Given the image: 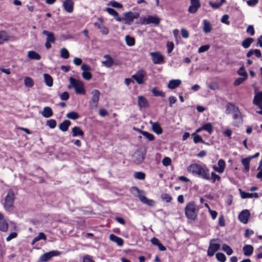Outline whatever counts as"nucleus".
<instances>
[{"label": "nucleus", "instance_id": "f257e3e1", "mask_svg": "<svg viewBox=\"0 0 262 262\" xmlns=\"http://www.w3.org/2000/svg\"><path fill=\"white\" fill-rule=\"evenodd\" d=\"M187 170L193 175L207 180H210L209 170L205 165L192 164L187 167Z\"/></svg>", "mask_w": 262, "mask_h": 262}, {"label": "nucleus", "instance_id": "f03ea898", "mask_svg": "<svg viewBox=\"0 0 262 262\" xmlns=\"http://www.w3.org/2000/svg\"><path fill=\"white\" fill-rule=\"evenodd\" d=\"M199 208L193 202L189 203L185 207V213L188 219L194 220L198 215Z\"/></svg>", "mask_w": 262, "mask_h": 262}, {"label": "nucleus", "instance_id": "7ed1b4c3", "mask_svg": "<svg viewBox=\"0 0 262 262\" xmlns=\"http://www.w3.org/2000/svg\"><path fill=\"white\" fill-rule=\"evenodd\" d=\"M14 199V192L11 190H9L5 198L4 204V207L6 210L10 211L13 210Z\"/></svg>", "mask_w": 262, "mask_h": 262}, {"label": "nucleus", "instance_id": "20e7f679", "mask_svg": "<svg viewBox=\"0 0 262 262\" xmlns=\"http://www.w3.org/2000/svg\"><path fill=\"white\" fill-rule=\"evenodd\" d=\"M69 80L72 86L74 88L76 94L83 95L85 94L83 84L82 82L72 77H70Z\"/></svg>", "mask_w": 262, "mask_h": 262}, {"label": "nucleus", "instance_id": "39448f33", "mask_svg": "<svg viewBox=\"0 0 262 262\" xmlns=\"http://www.w3.org/2000/svg\"><path fill=\"white\" fill-rule=\"evenodd\" d=\"M217 239H212L210 241L209 246L207 250V255L212 256L215 253L220 249L221 245L219 243H216Z\"/></svg>", "mask_w": 262, "mask_h": 262}, {"label": "nucleus", "instance_id": "423d86ee", "mask_svg": "<svg viewBox=\"0 0 262 262\" xmlns=\"http://www.w3.org/2000/svg\"><path fill=\"white\" fill-rule=\"evenodd\" d=\"M146 72L144 70H140L138 71L136 74L132 75V78L136 80L139 84H142L144 83L146 80Z\"/></svg>", "mask_w": 262, "mask_h": 262}, {"label": "nucleus", "instance_id": "0eeeda50", "mask_svg": "<svg viewBox=\"0 0 262 262\" xmlns=\"http://www.w3.org/2000/svg\"><path fill=\"white\" fill-rule=\"evenodd\" d=\"M91 94L92 96L89 102L90 107L92 108H96L98 105L100 93L98 90H94L92 91Z\"/></svg>", "mask_w": 262, "mask_h": 262}, {"label": "nucleus", "instance_id": "6e6552de", "mask_svg": "<svg viewBox=\"0 0 262 262\" xmlns=\"http://www.w3.org/2000/svg\"><path fill=\"white\" fill-rule=\"evenodd\" d=\"M141 24H153L158 25L160 22V19L156 16L148 15L140 19Z\"/></svg>", "mask_w": 262, "mask_h": 262}, {"label": "nucleus", "instance_id": "1a4fd4ad", "mask_svg": "<svg viewBox=\"0 0 262 262\" xmlns=\"http://www.w3.org/2000/svg\"><path fill=\"white\" fill-rule=\"evenodd\" d=\"M123 20L125 23L127 25H130L135 19H137L140 16V14L138 12L133 13L131 11L125 13L124 14Z\"/></svg>", "mask_w": 262, "mask_h": 262}, {"label": "nucleus", "instance_id": "9d476101", "mask_svg": "<svg viewBox=\"0 0 262 262\" xmlns=\"http://www.w3.org/2000/svg\"><path fill=\"white\" fill-rule=\"evenodd\" d=\"M152 57V61L155 64H160L164 62V58L160 52H152L149 53Z\"/></svg>", "mask_w": 262, "mask_h": 262}, {"label": "nucleus", "instance_id": "9b49d317", "mask_svg": "<svg viewBox=\"0 0 262 262\" xmlns=\"http://www.w3.org/2000/svg\"><path fill=\"white\" fill-rule=\"evenodd\" d=\"M60 254L61 252L60 251L57 250L51 251L41 255L39 260L41 262H46L52 257L58 256Z\"/></svg>", "mask_w": 262, "mask_h": 262}, {"label": "nucleus", "instance_id": "f8f14e48", "mask_svg": "<svg viewBox=\"0 0 262 262\" xmlns=\"http://www.w3.org/2000/svg\"><path fill=\"white\" fill-rule=\"evenodd\" d=\"M226 167V163L223 159H220L217 161V166L213 165L212 168L214 171L219 173H222L224 172Z\"/></svg>", "mask_w": 262, "mask_h": 262}, {"label": "nucleus", "instance_id": "ddd939ff", "mask_svg": "<svg viewBox=\"0 0 262 262\" xmlns=\"http://www.w3.org/2000/svg\"><path fill=\"white\" fill-rule=\"evenodd\" d=\"M105 60L101 61V64L107 68H111L114 64V60L109 54L103 55Z\"/></svg>", "mask_w": 262, "mask_h": 262}, {"label": "nucleus", "instance_id": "4468645a", "mask_svg": "<svg viewBox=\"0 0 262 262\" xmlns=\"http://www.w3.org/2000/svg\"><path fill=\"white\" fill-rule=\"evenodd\" d=\"M190 3L191 5L188 8V11L193 14L197 11L201 5L199 0H190Z\"/></svg>", "mask_w": 262, "mask_h": 262}, {"label": "nucleus", "instance_id": "2eb2a0df", "mask_svg": "<svg viewBox=\"0 0 262 262\" xmlns=\"http://www.w3.org/2000/svg\"><path fill=\"white\" fill-rule=\"evenodd\" d=\"M63 7L68 13H72L74 9V2L73 0H65L63 2Z\"/></svg>", "mask_w": 262, "mask_h": 262}, {"label": "nucleus", "instance_id": "dca6fc26", "mask_svg": "<svg viewBox=\"0 0 262 262\" xmlns=\"http://www.w3.org/2000/svg\"><path fill=\"white\" fill-rule=\"evenodd\" d=\"M250 216V212L248 210H243L238 215L239 220L244 224L248 222V219Z\"/></svg>", "mask_w": 262, "mask_h": 262}, {"label": "nucleus", "instance_id": "f3484780", "mask_svg": "<svg viewBox=\"0 0 262 262\" xmlns=\"http://www.w3.org/2000/svg\"><path fill=\"white\" fill-rule=\"evenodd\" d=\"M233 119L235 120V122L234 123V125L235 126H238L239 124L242 123V114L239 109L236 112L232 113Z\"/></svg>", "mask_w": 262, "mask_h": 262}, {"label": "nucleus", "instance_id": "a211bd4d", "mask_svg": "<svg viewBox=\"0 0 262 262\" xmlns=\"http://www.w3.org/2000/svg\"><path fill=\"white\" fill-rule=\"evenodd\" d=\"M11 36L9 33L4 30L0 31V45L9 41L11 38Z\"/></svg>", "mask_w": 262, "mask_h": 262}, {"label": "nucleus", "instance_id": "6ab92c4d", "mask_svg": "<svg viewBox=\"0 0 262 262\" xmlns=\"http://www.w3.org/2000/svg\"><path fill=\"white\" fill-rule=\"evenodd\" d=\"M8 228V224L4 219V215L0 213V230L3 232H6Z\"/></svg>", "mask_w": 262, "mask_h": 262}, {"label": "nucleus", "instance_id": "aec40b11", "mask_svg": "<svg viewBox=\"0 0 262 262\" xmlns=\"http://www.w3.org/2000/svg\"><path fill=\"white\" fill-rule=\"evenodd\" d=\"M139 200L143 204L149 206H154L155 205V202L153 200L148 199L144 194L140 195L139 196Z\"/></svg>", "mask_w": 262, "mask_h": 262}, {"label": "nucleus", "instance_id": "412c9836", "mask_svg": "<svg viewBox=\"0 0 262 262\" xmlns=\"http://www.w3.org/2000/svg\"><path fill=\"white\" fill-rule=\"evenodd\" d=\"M253 102L260 108H262V91L255 95Z\"/></svg>", "mask_w": 262, "mask_h": 262}, {"label": "nucleus", "instance_id": "4be33fe9", "mask_svg": "<svg viewBox=\"0 0 262 262\" xmlns=\"http://www.w3.org/2000/svg\"><path fill=\"white\" fill-rule=\"evenodd\" d=\"M151 125L152 131L157 135H160L162 133V129L158 122H154L151 121L149 122Z\"/></svg>", "mask_w": 262, "mask_h": 262}, {"label": "nucleus", "instance_id": "5701e85b", "mask_svg": "<svg viewBox=\"0 0 262 262\" xmlns=\"http://www.w3.org/2000/svg\"><path fill=\"white\" fill-rule=\"evenodd\" d=\"M105 11L111 15L115 17L117 21L120 22L123 19L118 16V13L114 9L111 8H106Z\"/></svg>", "mask_w": 262, "mask_h": 262}, {"label": "nucleus", "instance_id": "b1692460", "mask_svg": "<svg viewBox=\"0 0 262 262\" xmlns=\"http://www.w3.org/2000/svg\"><path fill=\"white\" fill-rule=\"evenodd\" d=\"M110 239L115 243H116L119 246H122L124 242L123 240L120 237H118L113 234H111L110 235Z\"/></svg>", "mask_w": 262, "mask_h": 262}, {"label": "nucleus", "instance_id": "393cba45", "mask_svg": "<svg viewBox=\"0 0 262 262\" xmlns=\"http://www.w3.org/2000/svg\"><path fill=\"white\" fill-rule=\"evenodd\" d=\"M72 134L73 137H83L84 136L83 132L78 126H75L72 129Z\"/></svg>", "mask_w": 262, "mask_h": 262}, {"label": "nucleus", "instance_id": "a878e982", "mask_svg": "<svg viewBox=\"0 0 262 262\" xmlns=\"http://www.w3.org/2000/svg\"><path fill=\"white\" fill-rule=\"evenodd\" d=\"M42 34L47 36L46 41L54 43L55 41V38L53 33L49 32L47 30H44Z\"/></svg>", "mask_w": 262, "mask_h": 262}, {"label": "nucleus", "instance_id": "bb28decb", "mask_svg": "<svg viewBox=\"0 0 262 262\" xmlns=\"http://www.w3.org/2000/svg\"><path fill=\"white\" fill-rule=\"evenodd\" d=\"M181 83V81L179 79H173L169 81L168 84V88L174 89L178 87Z\"/></svg>", "mask_w": 262, "mask_h": 262}, {"label": "nucleus", "instance_id": "cd10ccee", "mask_svg": "<svg viewBox=\"0 0 262 262\" xmlns=\"http://www.w3.org/2000/svg\"><path fill=\"white\" fill-rule=\"evenodd\" d=\"M254 55L257 58H260L261 56L260 51L258 49H251L247 53V57H250Z\"/></svg>", "mask_w": 262, "mask_h": 262}, {"label": "nucleus", "instance_id": "c85d7f7f", "mask_svg": "<svg viewBox=\"0 0 262 262\" xmlns=\"http://www.w3.org/2000/svg\"><path fill=\"white\" fill-rule=\"evenodd\" d=\"M226 113L227 114H229L232 113L236 112L238 110V107L235 106L233 104L231 103H228L227 104Z\"/></svg>", "mask_w": 262, "mask_h": 262}, {"label": "nucleus", "instance_id": "c756f323", "mask_svg": "<svg viewBox=\"0 0 262 262\" xmlns=\"http://www.w3.org/2000/svg\"><path fill=\"white\" fill-rule=\"evenodd\" d=\"M244 254L246 256H250L253 252V247L250 245H246L243 248Z\"/></svg>", "mask_w": 262, "mask_h": 262}, {"label": "nucleus", "instance_id": "7c9ffc66", "mask_svg": "<svg viewBox=\"0 0 262 262\" xmlns=\"http://www.w3.org/2000/svg\"><path fill=\"white\" fill-rule=\"evenodd\" d=\"M71 123L68 120H66L61 123L59 126V129L62 132H66L68 130L69 127Z\"/></svg>", "mask_w": 262, "mask_h": 262}, {"label": "nucleus", "instance_id": "2f4dec72", "mask_svg": "<svg viewBox=\"0 0 262 262\" xmlns=\"http://www.w3.org/2000/svg\"><path fill=\"white\" fill-rule=\"evenodd\" d=\"M41 115L45 118H49L53 115V111L51 107L46 106L43 108Z\"/></svg>", "mask_w": 262, "mask_h": 262}, {"label": "nucleus", "instance_id": "473e14b6", "mask_svg": "<svg viewBox=\"0 0 262 262\" xmlns=\"http://www.w3.org/2000/svg\"><path fill=\"white\" fill-rule=\"evenodd\" d=\"M138 105L140 107H146L148 105L147 99L143 96H139L138 97Z\"/></svg>", "mask_w": 262, "mask_h": 262}, {"label": "nucleus", "instance_id": "72a5a7b5", "mask_svg": "<svg viewBox=\"0 0 262 262\" xmlns=\"http://www.w3.org/2000/svg\"><path fill=\"white\" fill-rule=\"evenodd\" d=\"M241 197L243 199L252 198L253 197L255 198H257L259 196L258 194L257 193H248L246 192H241Z\"/></svg>", "mask_w": 262, "mask_h": 262}, {"label": "nucleus", "instance_id": "f704fd0d", "mask_svg": "<svg viewBox=\"0 0 262 262\" xmlns=\"http://www.w3.org/2000/svg\"><path fill=\"white\" fill-rule=\"evenodd\" d=\"M250 159L248 157L246 158H244L242 160V163L243 165L244 166V169L243 170L245 172H248L250 169Z\"/></svg>", "mask_w": 262, "mask_h": 262}, {"label": "nucleus", "instance_id": "c9c22d12", "mask_svg": "<svg viewBox=\"0 0 262 262\" xmlns=\"http://www.w3.org/2000/svg\"><path fill=\"white\" fill-rule=\"evenodd\" d=\"M28 57L31 59L39 60L41 58L40 55L34 51L28 52Z\"/></svg>", "mask_w": 262, "mask_h": 262}, {"label": "nucleus", "instance_id": "e433bc0d", "mask_svg": "<svg viewBox=\"0 0 262 262\" xmlns=\"http://www.w3.org/2000/svg\"><path fill=\"white\" fill-rule=\"evenodd\" d=\"M203 31L205 33H209L212 30L210 23L207 19L203 20Z\"/></svg>", "mask_w": 262, "mask_h": 262}, {"label": "nucleus", "instance_id": "4c0bfd02", "mask_svg": "<svg viewBox=\"0 0 262 262\" xmlns=\"http://www.w3.org/2000/svg\"><path fill=\"white\" fill-rule=\"evenodd\" d=\"M43 77L45 79V82L46 85L49 87H51L53 85V78L52 77L48 74H44Z\"/></svg>", "mask_w": 262, "mask_h": 262}, {"label": "nucleus", "instance_id": "58836bf2", "mask_svg": "<svg viewBox=\"0 0 262 262\" xmlns=\"http://www.w3.org/2000/svg\"><path fill=\"white\" fill-rule=\"evenodd\" d=\"M130 192L134 194V195L137 196L139 198V196L140 195L144 194V192L143 191L140 190L136 187H132L130 189Z\"/></svg>", "mask_w": 262, "mask_h": 262}, {"label": "nucleus", "instance_id": "ea45409f", "mask_svg": "<svg viewBox=\"0 0 262 262\" xmlns=\"http://www.w3.org/2000/svg\"><path fill=\"white\" fill-rule=\"evenodd\" d=\"M134 157H136V159H134V161L137 164L141 163L144 159L143 155L140 152H135Z\"/></svg>", "mask_w": 262, "mask_h": 262}, {"label": "nucleus", "instance_id": "a19ab883", "mask_svg": "<svg viewBox=\"0 0 262 262\" xmlns=\"http://www.w3.org/2000/svg\"><path fill=\"white\" fill-rule=\"evenodd\" d=\"M24 84L27 88H32L34 85L33 80L29 77H26L24 78Z\"/></svg>", "mask_w": 262, "mask_h": 262}, {"label": "nucleus", "instance_id": "79ce46f5", "mask_svg": "<svg viewBox=\"0 0 262 262\" xmlns=\"http://www.w3.org/2000/svg\"><path fill=\"white\" fill-rule=\"evenodd\" d=\"M41 239L46 240V236L43 232H40L38 236L35 237L32 242V245H34L36 242L39 241Z\"/></svg>", "mask_w": 262, "mask_h": 262}, {"label": "nucleus", "instance_id": "37998d69", "mask_svg": "<svg viewBox=\"0 0 262 262\" xmlns=\"http://www.w3.org/2000/svg\"><path fill=\"white\" fill-rule=\"evenodd\" d=\"M140 132L149 141H152L155 139L154 136L147 132L140 130Z\"/></svg>", "mask_w": 262, "mask_h": 262}, {"label": "nucleus", "instance_id": "c03bdc74", "mask_svg": "<svg viewBox=\"0 0 262 262\" xmlns=\"http://www.w3.org/2000/svg\"><path fill=\"white\" fill-rule=\"evenodd\" d=\"M66 117L70 119L76 120L79 118V115L76 112H71L67 114Z\"/></svg>", "mask_w": 262, "mask_h": 262}, {"label": "nucleus", "instance_id": "a18cd8bd", "mask_svg": "<svg viewBox=\"0 0 262 262\" xmlns=\"http://www.w3.org/2000/svg\"><path fill=\"white\" fill-rule=\"evenodd\" d=\"M222 249L228 255H231L233 253L232 249L227 244H223Z\"/></svg>", "mask_w": 262, "mask_h": 262}, {"label": "nucleus", "instance_id": "49530a36", "mask_svg": "<svg viewBox=\"0 0 262 262\" xmlns=\"http://www.w3.org/2000/svg\"><path fill=\"white\" fill-rule=\"evenodd\" d=\"M253 41V39L252 38H247L245 39L243 42H242V46L245 48L247 49L249 48L252 42Z\"/></svg>", "mask_w": 262, "mask_h": 262}, {"label": "nucleus", "instance_id": "de8ad7c7", "mask_svg": "<svg viewBox=\"0 0 262 262\" xmlns=\"http://www.w3.org/2000/svg\"><path fill=\"white\" fill-rule=\"evenodd\" d=\"M151 92L155 96H161L162 97H165V94L161 91L157 90L156 88H154L151 90Z\"/></svg>", "mask_w": 262, "mask_h": 262}, {"label": "nucleus", "instance_id": "09e8293b", "mask_svg": "<svg viewBox=\"0 0 262 262\" xmlns=\"http://www.w3.org/2000/svg\"><path fill=\"white\" fill-rule=\"evenodd\" d=\"M193 136V142L195 143H198L199 142H202L205 143V142L203 141L202 137L196 133H192L191 135Z\"/></svg>", "mask_w": 262, "mask_h": 262}, {"label": "nucleus", "instance_id": "8fccbe9b", "mask_svg": "<svg viewBox=\"0 0 262 262\" xmlns=\"http://www.w3.org/2000/svg\"><path fill=\"white\" fill-rule=\"evenodd\" d=\"M125 40L126 41V43L128 46H133L135 45V39L132 37L127 35L125 36Z\"/></svg>", "mask_w": 262, "mask_h": 262}, {"label": "nucleus", "instance_id": "3c124183", "mask_svg": "<svg viewBox=\"0 0 262 262\" xmlns=\"http://www.w3.org/2000/svg\"><path fill=\"white\" fill-rule=\"evenodd\" d=\"M202 128L203 130H206L210 134H211L212 132V126L210 123H207L206 124H204L202 126Z\"/></svg>", "mask_w": 262, "mask_h": 262}, {"label": "nucleus", "instance_id": "603ef678", "mask_svg": "<svg viewBox=\"0 0 262 262\" xmlns=\"http://www.w3.org/2000/svg\"><path fill=\"white\" fill-rule=\"evenodd\" d=\"M69 52L68 50L64 48L60 50V56L64 59H68L69 57Z\"/></svg>", "mask_w": 262, "mask_h": 262}, {"label": "nucleus", "instance_id": "864d4df0", "mask_svg": "<svg viewBox=\"0 0 262 262\" xmlns=\"http://www.w3.org/2000/svg\"><path fill=\"white\" fill-rule=\"evenodd\" d=\"M134 177L135 179L142 180L145 179V174L143 172H136L134 174Z\"/></svg>", "mask_w": 262, "mask_h": 262}, {"label": "nucleus", "instance_id": "5fc2aeb1", "mask_svg": "<svg viewBox=\"0 0 262 262\" xmlns=\"http://www.w3.org/2000/svg\"><path fill=\"white\" fill-rule=\"evenodd\" d=\"M221 180V177L218 174H216L215 173L212 172L211 173V177H210V180L212 182V183H215V181H219Z\"/></svg>", "mask_w": 262, "mask_h": 262}, {"label": "nucleus", "instance_id": "6e6d98bb", "mask_svg": "<svg viewBox=\"0 0 262 262\" xmlns=\"http://www.w3.org/2000/svg\"><path fill=\"white\" fill-rule=\"evenodd\" d=\"M237 74L242 76V77H246V79L248 78V74L246 71H245L244 67H241L237 71Z\"/></svg>", "mask_w": 262, "mask_h": 262}, {"label": "nucleus", "instance_id": "4d7b16f0", "mask_svg": "<svg viewBox=\"0 0 262 262\" xmlns=\"http://www.w3.org/2000/svg\"><path fill=\"white\" fill-rule=\"evenodd\" d=\"M215 256L216 259L221 262H225L226 260L225 255L222 253H217Z\"/></svg>", "mask_w": 262, "mask_h": 262}, {"label": "nucleus", "instance_id": "13d9d810", "mask_svg": "<svg viewBox=\"0 0 262 262\" xmlns=\"http://www.w3.org/2000/svg\"><path fill=\"white\" fill-rule=\"evenodd\" d=\"M107 5L108 6H111L114 8H122V5L121 4L118 3L117 2H116L115 1H110Z\"/></svg>", "mask_w": 262, "mask_h": 262}, {"label": "nucleus", "instance_id": "bf43d9fd", "mask_svg": "<svg viewBox=\"0 0 262 262\" xmlns=\"http://www.w3.org/2000/svg\"><path fill=\"white\" fill-rule=\"evenodd\" d=\"M81 75L82 77L86 80H90L92 77V75L90 72H83Z\"/></svg>", "mask_w": 262, "mask_h": 262}, {"label": "nucleus", "instance_id": "052dcab7", "mask_svg": "<svg viewBox=\"0 0 262 262\" xmlns=\"http://www.w3.org/2000/svg\"><path fill=\"white\" fill-rule=\"evenodd\" d=\"M47 125L51 128H54L56 126V122L54 119H50L47 122Z\"/></svg>", "mask_w": 262, "mask_h": 262}, {"label": "nucleus", "instance_id": "680f3d73", "mask_svg": "<svg viewBox=\"0 0 262 262\" xmlns=\"http://www.w3.org/2000/svg\"><path fill=\"white\" fill-rule=\"evenodd\" d=\"M162 200L165 201L167 203H169L172 200V197L167 193L162 194L161 195Z\"/></svg>", "mask_w": 262, "mask_h": 262}, {"label": "nucleus", "instance_id": "e2e57ef3", "mask_svg": "<svg viewBox=\"0 0 262 262\" xmlns=\"http://www.w3.org/2000/svg\"><path fill=\"white\" fill-rule=\"evenodd\" d=\"M162 163L164 166H167L170 165L171 163V160L168 157H165L163 159Z\"/></svg>", "mask_w": 262, "mask_h": 262}, {"label": "nucleus", "instance_id": "0e129e2a", "mask_svg": "<svg viewBox=\"0 0 262 262\" xmlns=\"http://www.w3.org/2000/svg\"><path fill=\"white\" fill-rule=\"evenodd\" d=\"M209 48H210V46L208 45L202 46L199 48V49L198 50V53H201L205 52L207 51V50H208L209 49Z\"/></svg>", "mask_w": 262, "mask_h": 262}, {"label": "nucleus", "instance_id": "69168bd1", "mask_svg": "<svg viewBox=\"0 0 262 262\" xmlns=\"http://www.w3.org/2000/svg\"><path fill=\"white\" fill-rule=\"evenodd\" d=\"M246 79V77H239L234 81L233 84L235 86H237Z\"/></svg>", "mask_w": 262, "mask_h": 262}, {"label": "nucleus", "instance_id": "338daca9", "mask_svg": "<svg viewBox=\"0 0 262 262\" xmlns=\"http://www.w3.org/2000/svg\"><path fill=\"white\" fill-rule=\"evenodd\" d=\"M181 34L182 36L184 38H188L189 35L188 31L186 29H185L184 28L181 29Z\"/></svg>", "mask_w": 262, "mask_h": 262}, {"label": "nucleus", "instance_id": "774afa93", "mask_svg": "<svg viewBox=\"0 0 262 262\" xmlns=\"http://www.w3.org/2000/svg\"><path fill=\"white\" fill-rule=\"evenodd\" d=\"M167 53H170L174 49V44L172 42H168L167 43Z\"/></svg>", "mask_w": 262, "mask_h": 262}]
</instances>
